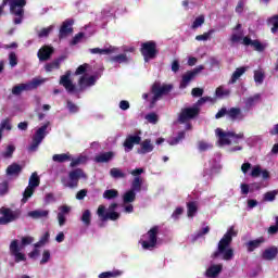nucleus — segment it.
I'll return each mask as SVG.
<instances>
[{"label": "nucleus", "mask_w": 278, "mask_h": 278, "mask_svg": "<svg viewBox=\"0 0 278 278\" xmlns=\"http://www.w3.org/2000/svg\"><path fill=\"white\" fill-rule=\"evenodd\" d=\"M140 142H142V137L140 135H129L124 141V147L125 149H128V151H131L134 144H140Z\"/></svg>", "instance_id": "obj_18"}, {"label": "nucleus", "mask_w": 278, "mask_h": 278, "mask_svg": "<svg viewBox=\"0 0 278 278\" xmlns=\"http://www.w3.org/2000/svg\"><path fill=\"white\" fill-rule=\"evenodd\" d=\"M238 236V231L231 226L227 232L223 236V238L218 242L217 251L213 253V257H220L223 255V260L229 262L233 260V249L231 247V242H233V238Z\"/></svg>", "instance_id": "obj_1"}, {"label": "nucleus", "mask_w": 278, "mask_h": 278, "mask_svg": "<svg viewBox=\"0 0 278 278\" xmlns=\"http://www.w3.org/2000/svg\"><path fill=\"white\" fill-rule=\"evenodd\" d=\"M49 125H51V123L47 122L35 131V135L33 136V141L28 148V151H33V152L38 151V147H40V144L47 137V129H49Z\"/></svg>", "instance_id": "obj_8"}, {"label": "nucleus", "mask_w": 278, "mask_h": 278, "mask_svg": "<svg viewBox=\"0 0 278 278\" xmlns=\"http://www.w3.org/2000/svg\"><path fill=\"white\" fill-rule=\"evenodd\" d=\"M130 190H132L134 192H140L142 190V178L135 177Z\"/></svg>", "instance_id": "obj_39"}, {"label": "nucleus", "mask_w": 278, "mask_h": 278, "mask_svg": "<svg viewBox=\"0 0 278 278\" xmlns=\"http://www.w3.org/2000/svg\"><path fill=\"white\" fill-rule=\"evenodd\" d=\"M97 214H98L100 220H102V223H105V220H106L105 217L108 216V213H105V206L100 205L98 207Z\"/></svg>", "instance_id": "obj_52"}, {"label": "nucleus", "mask_w": 278, "mask_h": 278, "mask_svg": "<svg viewBox=\"0 0 278 278\" xmlns=\"http://www.w3.org/2000/svg\"><path fill=\"white\" fill-rule=\"evenodd\" d=\"M140 149L137 150L139 155H147V153H151L155 147L151 143V139H146L142 142L140 141Z\"/></svg>", "instance_id": "obj_20"}, {"label": "nucleus", "mask_w": 278, "mask_h": 278, "mask_svg": "<svg viewBox=\"0 0 278 278\" xmlns=\"http://www.w3.org/2000/svg\"><path fill=\"white\" fill-rule=\"evenodd\" d=\"M14 151H16V148L14 146H8L7 150L2 153V157H12V155H14Z\"/></svg>", "instance_id": "obj_50"}, {"label": "nucleus", "mask_w": 278, "mask_h": 278, "mask_svg": "<svg viewBox=\"0 0 278 278\" xmlns=\"http://www.w3.org/2000/svg\"><path fill=\"white\" fill-rule=\"evenodd\" d=\"M64 60H66V56L62 55L59 56L58 59H54L52 62L47 63L45 68L47 71V73H51L52 71H58L62 64V62H64Z\"/></svg>", "instance_id": "obj_23"}, {"label": "nucleus", "mask_w": 278, "mask_h": 278, "mask_svg": "<svg viewBox=\"0 0 278 278\" xmlns=\"http://www.w3.org/2000/svg\"><path fill=\"white\" fill-rule=\"evenodd\" d=\"M173 90V85H161L160 83H154L151 87V92L153 94L151 102H150V109L155 108V103L162 99V97L168 94Z\"/></svg>", "instance_id": "obj_5"}, {"label": "nucleus", "mask_w": 278, "mask_h": 278, "mask_svg": "<svg viewBox=\"0 0 278 278\" xmlns=\"http://www.w3.org/2000/svg\"><path fill=\"white\" fill-rule=\"evenodd\" d=\"M157 233H160V226H153L146 235L140 239V243L144 251H152L157 247Z\"/></svg>", "instance_id": "obj_4"}, {"label": "nucleus", "mask_w": 278, "mask_h": 278, "mask_svg": "<svg viewBox=\"0 0 278 278\" xmlns=\"http://www.w3.org/2000/svg\"><path fill=\"white\" fill-rule=\"evenodd\" d=\"M254 81H256V84H264V73L255 72L254 73Z\"/></svg>", "instance_id": "obj_61"}, {"label": "nucleus", "mask_w": 278, "mask_h": 278, "mask_svg": "<svg viewBox=\"0 0 278 278\" xmlns=\"http://www.w3.org/2000/svg\"><path fill=\"white\" fill-rule=\"evenodd\" d=\"M38 85H40V80H35L34 84H20L12 88V94H15L18 97L22 92L33 90V88H36Z\"/></svg>", "instance_id": "obj_17"}, {"label": "nucleus", "mask_w": 278, "mask_h": 278, "mask_svg": "<svg viewBox=\"0 0 278 278\" xmlns=\"http://www.w3.org/2000/svg\"><path fill=\"white\" fill-rule=\"evenodd\" d=\"M199 212V206H197V202H188L187 203V214L189 218L194 217V214Z\"/></svg>", "instance_id": "obj_38"}, {"label": "nucleus", "mask_w": 278, "mask_h": 278, "mask_svg": "<svg viewBox=\"0 0 278 278\" xmlns=\"http://www.w3.org/2000/svg\"><path fill=\"white\" fill-rule=\"evenodd\" d=\"M215 134L218 138V143L220 147L230 146L231 140L235 144H238L240 140H244V132L236 134L233 131H224L222 128H217Z\"/></svg>", "instance_id": "obj_3"}, {"label": "nucleus", "mask_w": 278, "mask_h": 278, "mask_svg": "<svg viewBox=\"0 0 278 278\" xmlns=\"http://www.w3.org/2000/svg\"><path fill=\"white\" fill-rule=\"evenodd\" d=\"M80 220L83 225H85V227H90V225L92 224V213L90 212V210H85L83 212Z\"/></svg>", "instance_id": "obj_29"}, {"label": "nucleus", "mask_w": 278, "mask_h": 278, "mask_svg": "<svg viewBox=\"0 0 278 278\" xmlns=\"http://www.w3.org/2000/svg\"><path fill=\"white\" fill-rule=\"evenodd\" d=\"M59 84L60 86H63L66 92H68L70 94H72V92H75L76 90L73 80H71V71H67L64 75L61 76Z\"/></svg>", "instance_id": "obj_13"}, {"label": "nucleus", "mask_w": 278, "mask_h": 278, "mask_svg": "<svg viewBox=\"0 0 278 278\" xmlns=\"http://www.w3.org/2000/svg\"><path fill=\"white\" fill-rule=\"evenodd\" d=\"M85 34L84 33H78L74 36V38L71 41V45L75 46V45H79V42H81V39L84 38Z\"/></svg>", "instance_id": "obj_58"}, {"label": "nucleus", "mask_w": 278, "mask_h": 278, "mask_svg": "<svg viewBox=\"0 0 278 278\" xmlns=\"http://www.w3.org/2000/svg\"><path fill=\"white\" fill-rule=\"evenodd\" d=\"M118 218H121V214L114 211L106 213V216L104 217L106 220H118Z\"/></svg>", "instance_id": "obj_56"}, {"label": "nucleus", "mask_w": 278, "mask_h": 278, "mask_svg": "<svg viewBox=\"0 0 278 278\" xmlns=\"http://www.w3.org/2000/svg\"><path fill=\"white\" fill-rule=\"evenodd\" d=\"M123 271L114 270V271H103L99 275V278H112V277H121Z\"/></svg>", "instance_id": "obj_42"}, {"label": "nucleus", "mask_w": 278, "mask_h": 278, "mask_svg": "<svg viewBox=\"0 0 278 278\" xmlns=\"http://www.w3.org/2000/svg\"><path fill=\"white\" fill-rule=\"evenodd\" d=\"M269 24L273 25L271 34H277L278 33V15L273 16L269 20Z\"/></svg>", "instance_id": "obj_49"}, {"label": "nucleus", "mask_w": 278, "mask_h": 278, "mask_svg": "<svg viewBox=\"0 0 278 278\" xmlns=\"http://www.w3.org/2000/svg\"><path fill=\"white\" fill-rule=\"evenodd\" d=\"M116 197H118V190L116 189H108L103 192V199H108V201L116 199Z\"/></svg>", "instance_id": "obj_41"}, {"label": "nucleus", "mask_w": 278, "mask_h": 278, "mask_svg": "<svg viewBox=\"0 0 278 278\" xmlns=\"http://www.w3.org/2000/svg\"><path fill=\"white\" fill-rule=\"evenodd\" d=\"M53 53H55V49L53 47L43 46L38 50L37 56L40 62H47V60H51Z\"/></svg>", "instance_id": "obj_15"}, {"label": "nucleus", "mask_w": 278, "mask_h": 278, "mask_svg": "<svg viewBox=\"0 0 278 278\" xmlns=\"http://www.w3.org/2000/svg\"><path fill=\"white\" fill-rule=\"evenodd\" d=\"M277 255H278V248L273 245L270 248L265 249V251L262 254V257L267 262H273V260H275Z\"/></svg>", "instance_id": "obj_24"}, {"label": "nucleus", "mask_w": 278, "mask_h": 278, "mask_svg": "<svg viewBox=\"0 0 278 278\" xmlns=\"http://www.w3.org/2000/svg\"><path fill=\"white\" fill-rule=\"evenodd\" d=\"M94 84H97V76H81L78 80L80 90H86V88H90V86H94Z\"/></svg>", "instance_id": "obj_19"}, {"label": "nucleus", "mask_w": 278, "mask_h": 278, "mask_svg": "<svg viewBox=\"0 0 278 278\" xmlns=\"http://www.w3.org/2000/svg\"><path fill=\"white\" fill-rule=\"evenodd\" d=\"M203 71V65H200L199 67L193 68L192 71H188L186 74L182 75L181 81H180V88L184 90L185 88H188L190 85V81L197 77L201 72Z\"/></svg>", "instance_id": "obj_12"}, {"label": "nucleus", "mask_w": 278, "mask_h": 278, "mask_svg": "<svg viewBox=\"0 0 278 278\" xmlns=\"http://www.w3.org/2000/svg\"><path fill=\"white\" fill-rule=\"evenodd\" d=\"M72 162L70 163L71 168H75L77 166H80V164H86L88 162V156L79 155L76 159H71Z\"/></svg>", "instance_id": "obj_31"}, {"label": "nucleus", "mask_w": 278, "mask_h": 278, "mask_svg": "<svg viewBox=\"0 0 278 278\" xmlns=\"http://www.w3.org/2000/svg\"><path fill=\"white\" fill-rule=\"evenodd\" d=\"M10 192V181L3 180L0 182V197H5Z\"/></svg>", "instance_id": "obj_44"}, {"label": "nucleus", "mask_w": 278, "mask_h": 278, "mask_svg": "<svg viewBox=\"0 0 278 278\" xmlns=\"http://www.w3.org/2000/svg\"><path fill=\"white\" fill-rule=\"evenodd\" d=\"M112 160H114L113 151L100 153L94 157V162H97V164H105L108 162H112Z\"/></svg>", "instance_id": "obj_21"}, {"label": "nucleus", "mask_w": 278, "mask_h": 278, "mask_svg": "<svg viewBox=\"0 0 278 278\" xmlns=\"http://www.w3.org/2000/svg\"><path fill=\"white\" fill-rule=\"evenodd\" d=\"M66 105L71 114H77V112H79V106H77L73 101L67 100Z\"/></svg>", "instance_id": "obj_47"}, {"label": "nucleus", "mask_w": 278, "mask_h": 278, "mask_svg": "<svg viewBox=\"0 0 278 278\" xmlns=\"http://www.w3.org/2000/svg\"><path fill=\"white\" fill-rule=\"evenodd\" d=\"M74 23H75V21H73V20H65L62 23L61 28L59 30L60 40H62V38H66L67 36H71V34H73V24Z\"/></svg>", "instance_id": "obj_16"}, {"label": "nucleus", "mask_w": 278, "mask_h": 278, "mask_svg": "<svg viewBox=\"0 0 278 278\" xmlns=\"http://www.w3.org/2000/svg\"><path fill=\"white\" fill-rule=\"evenodd\" d=\"M228 118L230 121H242V110L240 108H230L227 113Z\"/></svg>", "instance_id": "obj_26"}, {"label": "nucleus", "mask_w": 278, "mask_h": 278, "mask_svg": "<svg viewBox=\"0 0 278 278\" xmlns=\"http://www.w3.org/2000/svg\"><path fill=\"white\" fill-rule=\"evenodd\" d=\"M261 97L262 96H260V93L249 97L245 101V105L248 108H253V105H255V103H257L260 101Z\"/></svg>", "instance_id": "obj_43"}, {"label": "nucleus", "mask_w": 278, "mask_h": 278, "mask_svg": "<svg viewBox=\"0 0 278 278\" xmlns=\"http://www.w3.org/2000/svg\"><path fill=\"white\" fill-rule=\"evenodd\" d=\"M212 34H214V30H208L207 33H204L203 35H198L195 36V40L198 41H205V40H210V36H212Z\"/></svg>", "instance_id": "obj_55"}, {"label": "nucleus", "mask_w": 278, "mask_h": 278, "mask_svg": "<svg viewBox=\"0 0 278 278\" xmlns=\"http://www.w3.org/2000/svg\"><path fill=\"white\" fill-rule=\"evenodd\" d=\"M206 233H210V226H206L202 228L198 233L195 235V240H199V238H203V236H206Z\"/></svg>", "instance_id": "obj_60"}, {"label": "nucleus", "mask_w": 278, "mask_h": 278, "mask_svg": "<svg viewBox=\"0 0 278 278\" xmlns=\"http://www.w3.org/2000/svg\"><path fill=\"white\" fill-rule=\"evenodd\" d=\"M242 45H244V47H253L254 51H257L258 53L266 50V45L262 43L257 39L252 40L249 36L243 37Z\"/></svg>", "instance_id": "obj_14"}, {"label": "nucleus", "mask_w": 278, "mask_h": 278, "mask_svg": "<svg viewBox=\"0 0 278 278\" xmlns=\"http://www.w3.org/2000/svg\"><path fill=\"white\" fill-rule=\"evenodd\" d=\"M0 214L2 215V217H0V225H10V223H14V220L18 218V214L5 206L0 208Z\"/></svg>", "instance_id": "obj_11"}, {"label": "nucleus", "mask_w": 278, "mask_h": 278, "mask_svg": "<svg viewBox=\"0 0 278 278\" xmlns=\"http://www.w3.org/2000/svg\"><path fill=\"white\" fill-rule=\"evenodd\" d=\"M0 129L3 132V129H7V131H12V124L10 123V118H5L0 124Z\"/></svg>", "instance_id": "obj_51"}, {"label": "nucleus", "mask_w": 278, "mask_h": 278, "mask_svg": "<svg viewBox=\"0 0 278 278\" xmlns=\"http://www.w3.org/2000/svg\"><path fill=\"white\" fill-rule=\"evenodd\" d=\"M53 162L59 164H64V162H71V153L54 154L52 156Z\"/></svg>", "instance_id": "obj_30"}, {"label": "nucleus", "mask_w": 278, "mask_h": 278, "mask_svg": "<svg viewBox=\"0 0 278 278\" xmlns=\"http://www.w3.org/2000/svg\"><path fill=\"white\" fill-rule=\"evenodd\" d=\"M25 5H27V0H12L10 3V12L17 16L13 20L15 25H21L23 23V17L25 16Z\"/></svg>", "instance_id": "obj_6"}, {"label": "nucleus", "mask_w": 278, "mask_h": 278, "mask_svg": "<svg viewBox=\"0 0 278 278\" xmlns=\"http://www.w3.org/2000/svg\"><path fill=\"white\" fill-rule=\"evenodd\" d=\"M53 31V26H49L47 28H42L38 31V38H48L49 34Z\"/></svg>", "instance_id": "obj_48"}, {"label": "nucleus", "mask_w": 278, "mask_h": 278, "mask_svg": "<svg viewBox=\"0 0 278 278\" xmlns=\"http://www.w3.org/2000/svg\"><path fill=\"white\" fill-rule=\"evenodd\" d=\"M277 194H278V190L268 191L264 194L263 200L273 202V201H275V199H277Z\"/></svg>", "instance_id": "obj_45"}, {"label": "nucleus", "mask_w": 278, "mask_h": 278, "mask_svg": "<svg viewBox=\"0 0 278 278\" xmlns=\"http://www.w3.org/2000/svg\"><path fill=\"white\" fill-rule=\"evenodd\" d=\"M31 242H34L33 237H23L22 245H18L17 239L11 241L10 247H9L10 254L14 257V262L16 264H18L21 262H27V256H25V254L23 252H21V250L23 249V247H27V245L31 244Z\"/></svg>", "instance_id": "obj_2"}, {"label": "nucleus", "mask_w": 278, "mask_h": 278, "mask_svg": "<svg viewBox=\"0 0 278 278\" xmlns=\"http://www.w3.org/2000/svg\"><path fill=\"white\" fill-rule=\"evenodd\" d=\"M207 101H214V99H212V97H202L200 98L197 103L193 105V108H201V105H205V103H207Z\"/></svg>", "instance_id": "obj_54"}, {"label": "nucleus", "mask_w": 278, "mask_h": 278, "mask_svg": "<svg viewBox=\"0 0 278 278\" xmlns=\"http://www.w3.org/2000/svg\"><path fill=\"white\" fill-rule=\"evenodd\" d=\"M265 242L266 239H264V237H260L255 240H251L248 243H245V247L249 253H253L255 249H260V247H262V244H264Z\"/></svg>", "instance_id": "obj_22"}, {"label": "nucleus", "mask_w": 278, "mask_h": 278, "mask_svg": "<svg viewBox=\"0 0 278 278\" xmlns=\"http://www.w3.org/2000/svg\"><path fill=\"white\" fill-rule=\"evenodd\" d=\"M34 192H36V189L27 186L23 192L22 203L23 204L27 203V201H29V199L34 197Z\"/></svg>", "instance_id": "obj_37"}, {"label": "nucleus", "mask_w": 278, "mask_h": 278, "mask_svg": "<svg viewBox=\"0 0 278 278\" xmlns=\"http://www.w3.org/2000/svg\"><path fill=\"white\" fill-rule=\"evenodd\" d=\"M229 94H231V90L225 89L223 86L217 87L215 90V97L217 99H224V97H229Z\"/></svg>", "instance_id": "obj_36"}, {"label": "nucleus", "mask_w": 278, "mask_h": 278, "mask_svg": "<svg viewBox=\"0 0 278 278\" xmlns=\"http://www.w3.org/2000/svg\"><path fill=\"white\" fill-rule=\"evenodd\" d=\"M200 112H201V109L197 106L185 108L181 110L178 116V123L180 124L188 123V121H192V118H197Z\"/></svg>", "instance_id": "obj_10"}, {"label": "nucleus", "mask_w": 278, "mask_h": 278, "mask_svg": "<svg viewBox=\"0 0 278 278\" xmlns=\"http://www.w3.org/2000/svg\"><path fill=\"white\" fill-rule=\"evenodd\" d=\"M110 175L113 177V179H125L127 177V174H125L121 168L113 167L110 169Z\"/></svg>", "instance_id": "obj_32"}, {"label": "nucleus", "mask_w": 278, "mask_h": 278, "mask_svg": "<svg viewBox=\"0 0 278 278\" xmlns=\"http://www.w3.org/2000/svg\"><path fill=\"white\" fill-rule=\"evenodd\" d=\"M247 73V67H238L231 76V79L229 80V84H236L238 81L239 77H242V74Z\"/></svg>", "instance_id": "obj_34"}, {"label": "nucleus", "mask_w": 278, "mask_h": 278, "mask_svg": "<svg viewBox=\"0 0 278 278\" xmlns=\"http://www.w3.org/2000/svg\"><path fill=\"white\" fill-rule=\"evenodd\" d=\"M23 172V167L18 163H13L8 166L7 168V175L18 177L21 173Z\"/></svg>", "instance_id": "obj_27"}, {"label": "nucleus", "mask_w": 278, "mask_h": 278, "mask_svg": "<svg viewBox=\"0 0 278 278\" xmlns=\"http://www.w3.org/2000/svg\"><path fill=\"white\" fill-rule=\"evenodd\" d=\"M203 23H205V16L204 15H200L198 16L193 23H192V29H199V27H201V25H203Z\"/></svg>", "instance_id": "obj_46"}, {"label": "nucleus", "mask_w": 278, "mask_h": 278, "mask_svg": "<svg viewBox=\"0 0 278 278\" xmlns=\"http://www.w3.org/2000/svg\"><path fill=\"white\" fill-rule=\"evenodd\" d=\"M40 186V177H38L37 173H33L28 180V188H33L36 190Z\"/></svg>", "instance_id": "obj_33"}, {"label": "nucleus", "mask_w": 278, "mask_h": 278, "mask_svg": "<svg viewBox=\"0 0 278 278\" xmlns=\"http://www.w3.org/2000/svg\"><path fill=\"white\" fill-rule=\"evenodd\" d=\"M49 260H51V252H49V250H45L43 254H42V258L40 261V264H47V262H49Z\"/></svg>", "instance_id": "obj_64"}, {"label": "nucleus", "mask_w": 278, "mask_h": 278, "mask_svg": "<svg viewBox=\"0 0 278 278\" xmlns=\"http://www.w3.org/2000/svg\"><path fill=\"white\" fill-rule=\"evenodd\" d=\"M140 53L144 60V62H149L150 60H155L157 58V42L150 40L141 43Z\"/></svg>", "instance_id": "obj_7"}, {"label": "nucleus", "mask_w": 278, "mask_h": 278, "mask_svg": "<svg viewBox=\"0 0 278 278\" xmlns=\"http://www.w3.org/2000/svg\"><path fill=\"white\" fill-rule=\"evenodd\" d=\"M88 71V63H85L83 65H79L75 72V75H84Z\"/></svg>", "instance_id": "obj_63"}, {"label": "nucleus", "mask_w": 278, "mask_h": 278, "mask_svg": "<svg viewBox=\"0 0 278 278\" xmlns=\"http://www.w3.org/2000/svg\"><path fill=\"white\" fill-rule=\"evenodd\" d=\"M112 62H118V64H123V62H127V54H118L112 58Z\"/></svg>", "instance_id": "obj_57"}, {"label": "nucleus", "mask_w": 278, "mask_h": 278, "mask_svg": "<svg viewBox=\"0 0 278 278\" xmlns=\"http://www.w3.org/2000/svg\"><path fill=\"white\" fill-rule=\"evenodd\" d=\"M28 216H30V218H47V216H49V211H40V210H36V211H30L28 213Z\"/></svg>", "instance_id": "obj_35"}, {"label": "nucleus", "mask_w": 278, "mask_h": 278, "mask_svg": "<svg viewBox=\"0 0 278 278\" xmlns=\"http://www.w3.org/2000/svg\"><path fill=\"white\" fill-rule=\"evenodd\" d=\"M9 64L12 66V68L18 64V58L16 56L15 52H11L9 54Z\"/></svg>", "instance_id": "obj_53"}, {"label": "nucleus", "mask_w": 278, "mask_h": 278, "mask_svg": "<svg viewBox=\"0 0 278 278\" xmlns=\"http://www.w3.org/2000/svg\"><path fill=\"white\" fill-rule=\"evenodd\" d=\"M68 179L70 181L65 184L66 188H77L79 186L80 179H86V173H84V169L76 168L68 173Z\"/></svg>", "instance_id": "obj_9"}, {"label": "nucleus", "mask_w": 278, "mask_h": 278, "mask_svg": "<svg viewBox=\"0 0 278 278\" xmlns=\"http://www.w3.org/2000/svg\"><path fill=\"white\" fill-rule=\"evenodd\" d=\"M146 118L152 123V125L157 124L159 117L156 113H149L148 115H146Z\"/></svg>", "instance_id": "obj_59"}, {"label": "nucleus", "mask_w": 278, "mask_h": 278, "mask_svg": "<svg viewBox=\"0 0 278 278\" xmlns=\"http://www.w3.org/2000/svg\"><path fill=\"white\" fill-rule=\"evenodd\" d=\"M220 273H223V265H212L206 269L205 275L208 278H216Z\"/></svg>", "instance_id": "obj_25"}, {"label": "nucleus", "mask_w": 278, "mask_h": 278, "mask_svg": "<svg viewBox=\"0 0 278 278\" xmlns=\"http://www.w3.org/2000/svg\"><path fill=\"white\" fill-rule=\"evenodd\" d=\"M124 203H134L136 201V191L128 190L123 197Z\"/></svg>", "instance_id": "obj_40"}, {"label": "nucleus", "mask_w": 278, "mask_h": 278, "mask_svg": "<svg viewBox=\"0 0 278 278\" xmlns=\"http://www.w3.org/2000/svg\"><path fill=\"white\" fill-rule=\"evenodd\" d=\"M185 139H186V131L182 130V131H179L176 137L168 139L167 142L170 147H175Z\"/></svg>", "instance_id": "obj_28"}, {"label": "nucleus", "mask_w": 278, "mask_h": 278, "mask_svg": "<svg viewBox=\"0 0 278 278\" xmlns=\"http://www.w3.org/2000/svg\"><path fill=\"white\" fill-rule=\"evenodd\" d=\"M203 92H204L203 88H199V87H195L191 90V94L194 98L203 97Z\"/></svg>", "instance_id": "obj_62"}]
</instances>
